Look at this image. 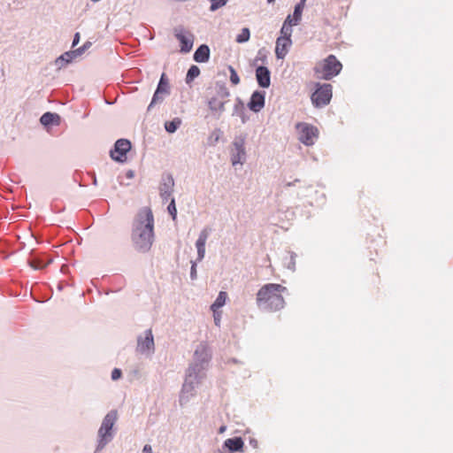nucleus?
<instances>
[{"mask_svg":"<svg viewBox=\"0 0 453 453\" xmlns=\"http://www.w3.org/2000/svg\"><path fill=\"white\" fill-rule=\"evenodd\" d=\"M213 453H223V451L220 449H218L214 450Z\"/></svg>","mask_w":453,"mask_h":453,"instance_id":"49","label":"nucleus"},{"mask_svg":"<svg viewBox=\"0 0 453 453\" xmlns=\"http://www.w3.org/2000/svg\"><path fill=\"white\" fill-rule=\"evenodd\" d=\"M292 41L288 37H278L276 40L275 54L278 59H283L288 54Z\"/></svg>","mask_w":453,"mask_h":453,"instance_id":"17","label":"nucleus"},{"mask_svg":"<svg viewBox=\"0 0 453 453\" xmlns=\"http://www.w3.org/2000/svg\"><path fill=\"white\" fill-rule=\"evenodd\" d=\"M211 2L210 11L215 12L225 6L228 0H209Z\"/></svg>","mask_w":453,"mask_h":453,"instance_id":"32","label":"nucleus"},{"mask_svg":"<svg viewBox=\"0 0 453 453\" xmlns=\"http://www.w3.org/2000/svg\"><path fill=\"white\" fill-rule=\"evenodd\" d=\"M296 25L297 24H294V22H292L291 15H288L280 29V33L282 35L280 37H288L291 39L292 27Z\"/></svg>","mask_w":453,"mask_h":453,"instance_id":"24","label":"nucleus"},{"mask_svg":"<svg viewBox=\"0 0 453 453\" xmlns=\"http://www.w3.org/2000/svg\"><path fill=\"white\" fill-rule=\"evenodd\" d=\"M265 104V92L264 90H255L248 102V108L253 112H259Z\"/></svg>","mask_w":453,"mask_h":453,"instance_id":"13","label":"nucleus"},{"mask_svg":"<svg viewBox=\"0 0 453 453\" xmlns=\"http://www.w3.org/2000/svg\"><path fill=\"white\" fill-rule=\"evenodd\" d=\"M221 131L219 129L214 130L208 138V142L211 146H215L219 140Z\"/></svg>","mask_w":453,"mask_h":453,"instance_id":"33","label":"nucleus"},{"mask_svg":"<svg viewBox=\"0 0 453 453\" xmlns=\"http://www.w3.org/2000/svg\"><path fill=\"white\" fill-rule=\"evenodd\" d=\"M174 187V180L171 174H167L163 176L160 187L159 193L160 197L164 203L167 202L169 198L172 196Z\"/></svg>","mask_w":453,"mask_h":453,"instance_id":"14","label":"nucleus"},{"mask_svg":"<svg viewBox=\"0 0 453 453\" xmlns=\"http://www.w3.org/2000/svg\"><path fill=\"white\" fill-rule=\"evenodd\" d=\"M174 36L180 43L181 53L189 52L194 44V35L189 32L185 30L182 27H178L174 28Z\"/></svg>","mask_w":453,"mask_h":453,"instance_id":"11","label":"nucleus"},{"mask_svg":"<svg viewBox=\"0 0 453 453\" xmlns=\"http://www.w3.org/2000/svg\"><path fill=\"white\" fill-rule=\"evenodd\" d=\"M225 104L226 101H218L217 97H211L208 101V107L216 115L217 118H219L220 115L225 111Z\"/></svg>","mask_w":453,"mask_h":453,"instance_id":"23","label":"nucleus"},{"mask_svg":"<svg viewBox=\"0 0 453 453\" xmlns=\"http://www.w3.org/2000/svg\"><path fill=\"white\" fill-rule=\"evenodd\" d=\"M209 234H210V230L208 228L203 229L200 232L198 238L196 242V248H205L206 241L209 237Z\"/></svg>","mask_w":453,"mask_h":453,"instance_id":"28","label":"nucleus"},{"mask_svg":"<svg viewBox=\"0 0 453 453\" xmlns=\"http://www.w3.org/2000/svg\"><path fill=\"white\" fill-rule=\"evenodd\" d=\"M286 288L280 284L268 283L264 285L257 294V306L265 311H273L284 307L285 301L281 292Z\"/></svg>","mask_w":453,"mask_h":453,"instance_id":"3","label":"nucleus"},{"mask_svg":"<svg viewBox=\"0 0 453 453\" xmlns=\"http://www.w3.org/2000/svg\"><path fill=\"white\" fill-rule=\"evenodd\" d=\"M289 254H290V257H289L288 262L286 263V267L288 269L291 270L292 272H294L296 270V254L293 251H290Z\"/></svg>","mask_w":453,"mask_h":453,"instance_id":"36","label":"nucleus"},{"mask_svg":"<svg viewBox=\"0 0 453 453\" xmlns=\"http://www.w3.org/2000/svg\"><path fill=\"white\" fill-rule=\"evenodd\" d=\"M296 127L300 130L299 140L306 146L314 143L313 138L317 135L318 129L307 123H298Z\"/></svg>","mask_w":453,"mask_h":453,"instance_id":"12","label":"nucleus"},{"mask_svg":"<svg viewBox=\"0 0 453 453\" xmlns=\"http://www.w3.org/2000/svg\"><path fill=\"white\" fill-rule=\"evenodd\" d=\"M214 322L217 326L219 325V322H220V319L219 317H217L215 314H214Z\"/></svg>","mask_w":453,"mask_h":453,"instance_id":"46","label":"nucleus"},{"mask_svg":"<svg viewBox=\"0 0 453 453\" xmlns=\"http://www.w3.org/2000/svg\"><path fill=\"white\" fill-rule=\"evenodd\" d=\"M228 70L230 72V81L232 82V84L233 85L239 84L240 78H239V75H238L237 72L235 71V69L232 65H229Z\"/></svg>","mask_w":453,"mask_h":453,"instance_id":"35","label":"nucleus"},{"mask_svg":"<svg viewBox=\"0 0 453 453\" xmlns=\"http://www.w3.org/2000/svg\"><path fill=\"white\" fill-rule=\"evenodd\" d=\"M197 250V260L202 261L205 256V248H196Z\"/></svg>","mask_w":453,"mask_h":453,"instance_id":"40","label":"nucleus"},{"mask_svg":"<svg viewBox=\"0 0 453 453\" xmlns=\"http://www.w3.org/2000/svg\"><path fill=\"white\" fill-rule=\"evenodd\" d=\"M211 350L205 342H200L194 352L193 362L186 370L185 380L181 388L180 403L183 405L189 401V398L196 393V388L205 377V371L208 369L211 360Z\"/></svg>","mask_w":453,"mask_h":453,"instance_id":"1","label":"nucleus"},{"mask_svg":"<svg viewBox=\"0 0 453 453\" xmlns=\"http://www.w3.org/2000/svg\"><path fill=\"white\" fill-rule=\"evenodd\" d=\"M303 7L301 6V4H296L294 8L293 14L291 15L292 22L294 24H298L300 20L302 19V14H303Z\"/></svg>","mask_w":453,"mask_h":453,"instance_id":"30","label":"nucleus"},{"mask_svg":"<svg viewBox=\"0 0 453 453\" xmlns=\"http://www.w3.org/2000/svg\"><path fill=\"white\" fill-rule=\"evenodd\" d=\"M60 116L58 113L47 111L40 118V122L45 127L58 126L60 124Z\"/></svg>","mask_w":453,"mask_h":453,"instance_id":"18","label":"nucleus"},{"mask_svg":"<svg viewBox=\"0 0 453 453\" xmlns=\"http://www.w3.org/2000/svg\"><path fill=\"white\" fill-rule=\"evenodd\" d=\"M118 419V412L116 410L110 411L103 418L101 426L97 431V444L96 451H100L110 443L116 433L114 426Z\"/></svg>","mask_w":453,"mask_h":453,"instance_id":"4","label":"nucleus"},{"mask_svg":"<svg viewBox=\"0 0 453 453\" xmlns=\"http://www.w3.org/2000/svg\"><path fill=\"white\" fill-rule=\"evenodd\" d=\"M244 442L240 436L226 439L223 443V449H226L229 453L242 452Z\"/></svg>","mask_w":453,"mask_h":453,"instance_id":"16","label":"nucleus"},{"mask_svg":"<svg viewBox=\"0 0 453 453\" xmlns=\"http://www.w3.org/2000/svg\"><path fill=\"white\" fill-rule=\"evenodd\" d=\"M249 442H250V445L254 449L257 448V446H258L257 441L254 438H250Z\"/></svg>","mask_w":453,"mask_h":453,"instance_id":"43","label":"nucleus"},{"mask_svg":"<svg viewBox=\"0 0 453 453\" xmlns=\"http://www.w3.org/2000/svg\"><path fill=\"white\" fill-rule=\"evenodd\" d=\"M256 80L258 86L262 88H267L271 85V72L268 67L259 65L256 68Z\"/></svg>","mask_w":453,"mask_h":453,"instance_id":"15","label":"nucleus"},{"mask_svg":"<svg viewBox=\"0 0 453 453\" xmlns=\"http://www.w3.org/2000/svg\"><path fill=\"white\" fill-rule=\"evenodd\" d=\"M58 289L62 290V286L58 285Z\"/></svg>","mask_w":453,"mask_h":453,"instance_id":"55","label":"nucleus"},{"mask_svg":"<svg viewBox=\"0 0 453 453\" xmlns=\"http://www.w3.org/2000/svg\"><path fill=\"white\" fill-rule=\"evenodd\" d=\"M142 453H152V448L150 444H145L142 449Z\"/></svg>","mask_w":453,"mask_h":453,"instance_id":"42","label":"nucleus"},{"mask_svg":"<svg viewBox=\"0 0 453 453\" xmlns=\"http://www.w3.org/2000/svg\"><path fill=\"white\" fill-rule=\"evenodd\" d=\"M181 123H182L181 119L179 117H176V118L173 119L172 120L165 122V129L167 133L173 134L179 129Z\"/></svg>","mask_w":453,"mask_h":453,"instance_id":"25","label":"nucleus"},{"mask_svg":"<svg viewBox=\"0 0 453 453\" xmlns=\"http://www.w3.org/2000/svg\"><path fill=\"white\" fill-rule=\"evenodd\" d=\"M191 268H190V279L192 280H196L197 278V274H196V262H191Z\"/></svg>","mask_w":453,"mask_h":453,"instance_id":"39","label":"nucleus"},{"mask_svg":"<svg viewBox=\"0 0 453 453\" xmlns=\"http://www.w3.org/2000/svg\"><path fill=\"white\" fill-rule=\"evenodd\" d=\"M76 58L77 56L73 50L65 51L56 58L55 65L58 69H62L65 67L68 64L72 63L73 60Z\"/></svg>","mask_w":453,"mask_h":453,"instance_id":"21","label":"nucleus"},{"mask_svg":"<svg viewBox=\"0 0 453 453\" xmlns=\"http://www.w3.org/2000/svg\"><path fill=\"white\" fill-rule=\"evenodd\" d=\"M93 184L96 185V178H94Z\"/></svg>","mask_w":453,"mask_h":453,"instance_id":"53","label":"nucleus"},{"mask_svg":"<svg viewBox=\"0 0 453 453\" xmlns=\"http://www.w3.org/2000/svg\"><path fill=\"white\" fill-rule=\"evenodd\" d=\"M216 93L217 96L219 98H226L230 96V92L228 88H226V84L224 82H217L216 83Z\"/></svg>","mask_w":453,"mask_h":453,"instance_id":"29","label":"nucleus"},{"mask_svg":"<svg viewBox=\"0 0 453 453\" xmlns=\"http://www.w3.org/2000/svg\"><path fill=\"white\" fill-rule=\"evenodd\" d=\"M94 3L99 2L100 0H91Z\"/></svg>","mask_w":453,"mask_h":453,"instance_id":"54","label":"nucleus"},{"mask_svg":"<svg viewBox=\"0 0 453 453\" xmlns=\"http://www.w3.org/2000/svg\"><path fill=\"white\" fill-rule=\"evenodd\" d=\"M52 263V259L46 255L35 256L30 261L29 265L35 270H42Z\"/></svg>","mask_w":453,"mask_h":453,"instance_id":"20","label":"nucleus"},{"mask_svg":"<svg viewBox=\"0 0 453 453\" xmlns=\"http://www.w3.org/2000/svg\"><path fill=\"white\" fill-rule=\"evenodd\" d=\"M233 115H236L241 118L242 123L245 124L250 119L245 105L240 97H237L234 106Z\"/></svg>","mask_w":453,"mask_h":453,"instance_id":"22","label":"nucleus"},{"mask_svg":"<svg viewBox=\"0 0 453 453\" xmlns=\"http://www.w3.org/2000/svg\"><path fill=\"white\" fill-rule=\"evenodd\" d=\"M122 376V371L119 368H114L111 371V378L112 380H118Z\"/></svg>","mask_w":453,"mask_h":453,"instance_id":"38","label":"nucleus"},{"mask_svg":"<svg viewBox=\"0 0 453 453\" xmlns=\"http://www.w3.org/2000/svg\"><path fill=\"white\" fill-rule=\"evenodd\" d=\"M81 35L80 33H75L73 35V42H72V48H74L79 42H80Z\"/></svg>","mask_w":453,"mask_h":453,"instance_id":"41","label":"nucleus"},{"mask_svg":"<svg viewBox=\"0 0 453 453\" xmlns=\"http://www.w3.org/2000/svg\"><path fill=\"white\" fill-rule=\"evenodd\" d=\"M299 181H300V180H299V179H296V180H295L294 181H292V182H287V183H286V186H287V187H292V186H295V185H296V182H299Z\"/></svg>","mask_w":453,"mask_h":453,"instance_id":"45","label":"nucleus"},{"mask_svg":"<svg viewBox=\"0 0 453 453\" xmlns=\"http://www.w3.org/2000/svg\"><path fill=\"white\" fill-rule=\"evenodd\" d=\"M305 2H306V0H300L299 3H297V4H301V6H303L304 8Z\"/></svg>","mask_w":453,"mask_h":453,"instance_id":"47","label":"nucleus"},{"mask_svg":"<svg viewBox=\"0 0 453 453\" xmlns=\"http://www.w3.org/2000/svg\"><path fill=\"white\" fill-rule=\"evenodd\" d=\"M136 351L145 356H151L155 352L154 336L151 329H147L144 335H138Z\"/></svg>","mask_w":453,"mask_h":453,"instance_id":"7","label":"nucleus"},{"mask_svg":"<svg viewBox=\"0 0 453 453\" xmlns=\"http://www.w3.org/2000/svg\"><path fill=\"white\" fill-rule=\"evenodd\" d=\"M230 361L233 363H237V360L235 358H232Z\"/></svg>","mask_w":453,"mask_h":453,"instance_id":"52","label":"nucleus"},{"mask_svg":"<svg viewBox=\"0 0 453 453\" xmlns=\"http://www.w3.org/2000/svg\"><path fill=\"white\" fill-rule=\"evenodd\" d=\"M268 4H273L275 2V0H266Z\"/></svg>","mask_w":453,"mask_h":453,"instance_id":"51","label":"nucleus"},{"mask_svg":"<svg viewBox=\"0 0 453 453\" xmlns=\"http://www.w3.org/2000/svg\"><path fill=\"white\" fill-rule=\"evenodd\" d=\"M258 59H260V58H258V57H257V58L255 59V61H257ZM265 59H266V57H265V56H264L263 58H261V60H262V61H265Z\"/></svg>","mask_w":453,"mask_h":453,"instance_id":"48","label":"nucleus"},{"mask_svg":"<svg viewBox=\"0 0 453 453\" xmlns=\"http://www.w3.org/2000/svg\"><path fill=\"white\" fill-rule=\"evenodd\" d=\"M227 298V294L224 291H220L214 301V303L211 304V309L215 313L216 311L221 307H223L226 303V300Z\"/></svg>","mask_w":453,"mask_h":453,"instance_id":"26","label":"nucleus"},{"mask_svg":"<svg viewBox=\"0 0 453 453\" xmlns=\"http://www.w3.org/2000/svg\"><path fill=\"white\" fill-rule=\"evenodd\" d=\"M131 142L127 139H119L115 142L113 149L110 151L111 157L119 163L127 160V154L131 150Z\"/></svg>","mask_w":453,"mask_h":453,"instance_id":"8","label":"nucleus"},{"mask_svg":"<svg viewBox=\"0 0 453 453\" xmlns=\"http://www.w3.org/2000/svg\"><path fill=\"white\" fill-rule=\"evenodd\" d=\"M250 31L248 27H243L241 33L236 36L235 41L238 43H244L250 40Z\"/></svg>","mask_w":453,"mask_h":453,"instance_id":"31","label":"nucleus"},{"mask_svg":"<svg viewBox=\"0 0 453 453\" xmlns=\"http://www.w3.org/2000/svg\"><path fill=\"white\" fill-rule=\"evenodd\" d=\"M332 88L329 83H317L316 89L311 97L313 105L318 108L327 105L332 98Z\"/></svg>","mask_w":453,"mask_h":453,"instance_id":"6","label":"nucleus"},{"mask_svg":"<svg viewBox=\"0 0 453 453\" xmlns=\"http://www.w3.org/2000/svg\"><path fill=\"white\" fill-rule=\"evenodd\" d=\"M342 68V63L334 55H329L324 60L323 64V79L328 81L338 75Z\"/></svg>","mask_w":453,"mask_h":453,"instance_id":"10","label":"nucleus"},{"mask_svg":"<svg viewBox=\"0 0 453 453\" xmlns=\"http://www.w3.org/2000/svg\"><path fill=\"white\" fill-rule=\"evenodd\" d=\"M131 241L136 251L147 253L150 250L155 241L154 216L150 208H142L134 217L132 223Z\"/></svg>","mask_w":453,"mask_h":453,"instance_id":"2","label":"nucleus"},{"mask_svg":"<svg viewBox=\"0 0 453 453\" xmlns=\"http://www.w3.org/2000/svg\"><path fill=\"white\" fill-rule=\"evenodd\" d=\"M126 177L127 179H133L134 177V172L133 170H128L127 173H126Z\"/></svg>","mask_w":453,"mask_h":453,"instance_id":"44","label":"nucleus"},{"mask_svg":"<svg viewBox=\"0 0 453 453\" xmlns=\"http://www.w3.org/2000/svg\"><path fill=\"white\" fill-rule=\"evenodd\" d=\"M210 48L207 44H201L196 50L193 58L196 63H205L210 59Z\"/></svg>","mask_w":453,"mask_h":453,"instance_id":"19","label":"nucleus"},{"mask_svg":"<svg viewBox=\"0 0 453 453\" xmlns=\"http://www.w3.org/2000/svg\"><path fill=\"white\" fill-rule=\"evenodd\" d=\"M200 74V69L197 65H192L186 74L185 81L187 84L191 83Z\"/></svg>","mask_w":453,"mask_h":453,"instance_id":"27","label":"nucleus"},{"mask_svg":"<svg viewBox=\"0 0 453 453\" xmlns=\"http://www.w3.org/2000/svg\"><path fill=\"white\" fill-rule=\"evenodd\" d=\"M226 427L225 426H221L219 428V433H223L225 431Z\"/></svg>","mask_w":453,"mask_h":453,"instance_id":"50","label":"nucleus"},{"mask_svg":"<svg viewBox=\"0 0 453 453\" xmlns=\"http://www.w3.org/2000/svg\"><path fill=\"white\" fill-rule=\"evenodd\" d=\"M92 46V42L87 41L82 46L73 50L74 53L77 57L81 56L87 50H88Z\"/></svg>","mask_w":453,"mask_h":453,"instance_id":"37","label":"nucleus"},{"mask_svg":"<svg viewBox=\"0 0 453 453\" xmlns=\"http://www.w3.org/2000/svg\"><path fill=\"white\" fill-rule=\"evenodd\" d=\"M171 94V87L169 80L165 73H163L159 78L157 88L153 94L150 104L148 106L147 111H150L155 105L160 104L164 102L165 98Z\"/></svg>","mask_w":453,"mask_h":453,"instance_id":"5","label":"nucleus"},{"mask_svg":"<svg viewBox=\"0 0 453 453\" xmlns=\"http://www.w3.org/2000/svg\"><path fill=\"white\" fill-rule=\"evenodd\" d=\"M167 211L172 216V219L174 220L177 218V209L175 204V199L173 197L171 198V202L167 206Z\"/></svg>","mask_w":453,"mask_h":453,"instance_id":"34","label":"nucleus"},{"mask_svg":"<svg viewBox=\"0 0 453 453\" xmlns=\"http://www.w3.org/2000/svg\"><path fill=\"white\" fill-rule=\"evenodd\" d=\"M234 149L231 152V163L233 165H242L246 161L245 137H235L233 142Z\"/></svg>","mask_w":453,"mask_h":453,"instance_id":"9","label":"nucleus"}]
</instances>
